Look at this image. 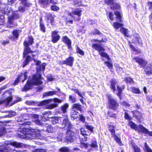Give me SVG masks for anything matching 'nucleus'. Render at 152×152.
<instances>
[{"label": "nucleus", "mask_w": 152, "mask_h": 152, "mask_svg": "<svg viewBox=\"0 0 152 152\" xmlns=\"http://www.w3.org/2000/svg\"><path fill=\"white\" fill-rule=\"evenodd\" d=\"M45 66L46 64L45 63L43 64L40 66H37V73L33 75L31 80H28L27 81L26 84L22 88V91H26L31 89L34 85H37L42 84V82L41 80L42 78L40 72L44 71Z\"/></svg>", "instance_id": "f257e3e1"}, {"label": "nucleus", "mask_w": 152, "mask_h": 152, "mask_svg": "<svg viewBox=\"0 0 152 152\" xmlns=\"http://www.w3.org/2000/svg\"><path fill=\"white\" fill-rule=\"evenodd\" d=\"M60 120L61 121V127L67 129L64 142L68 143L74 142L76 139L75 133L72 130V124L69 121L67 116L60 117Z\"/></svg>", "instance_id": "f03ea898"}, {"label": "nucleus", "mask_w": 152, "mask_h": 152, "mask_svg": "<svg viewBox=\"0 0 152 152\" xmlns=\"http://www.w3.org/2000/svg\"><path fill=\"white\" fill-rule=\"evenodd\" d=\"M18 131L20 132V133H18V135H20L19 137L21 138L27 137L29 139L34 140L41 139L42 138L40 131L37 129H19Z\"/></svg>", "instance_id": "7ed1b4c3"}, {"label": "nucleus", "mask_w": 152, "mask_h": 152, "mask_svg": "<svg viewBox=\"0 0 152 152\" xmlns=\"http://www.w3.org/2000/svg\"><path fill=\"white\" fill-rule=\"evenodd\" d=\"M11 146L16 148L20 147L22 146V143L15 141H5L4 145H0V146L2 147L0 149V152H14V150L11 148Z\"/></svg>", "instance_id": "20e7f679"}, {"label": "nucleus", "mask_w": 152, "mask_h": 152, "mask_svg": "<svg viewBox=\"0 0 152 152\" xmlns=\"http://www.w3.org/2000/svg\"><path fill=\"white\" fill-rule=\"evenodd\" d=\"M62 101V100H60L57 98L49 99L41 102L39 104V105L40 106H42L51 103L50 104L48 105V108L50 109H52L57 106L58 104L56 103H61Z\"/></svg>", "instance_id": "39448f33"}, {"label": "nucleus", "mask_w": 152, "mask_h": 152, "mask_svg": "<svg viewBox=\"0 0 152 152\" xmlns=\"http://www.w3.org/2000/svg\"><path fill=\"white\" fill-rule=\"evenodd\" d=\"M30 116L28 113L22 114L20 116L16 118L18 124L23 125H30L31 123L28 121L29 119Z\"/></svg>", "instance_id": "423d86ee"}, {"label": "nucleus", "mask_w": 152, "mask_h": 152, "mask_svg": "<svg viewBox=\"0 0 152 152\" xmlns=\"http://www.w3.org/2000/svg\"><path fill=\"white\" fill-rule=\"evenodd\" d=\"M110 87L113 89V91L114 92L116 90L115 86H116L118 91V93L117 94V95L118 96L120 99H121V94L122 92V91L124 89V87L121 88L118 86L117 82L115 80H112L110 82Z\"/></svg>", "instance_id": "0eeeda50"}, {"label": "nucleus", "mask_w": 152, "mask_h": 152, "mask_svg": "<svg viewBox=\"0 0 152 152\" xmlns=\"http://www.w3.org/2000/svg\"><path fill=\"white\" fill-rule=\"evenodd\" d=\"M106 96L108 99L109 107L115 110L118 107L119 104L114 99L111 95H106Z\"/></svg>", "instance_id": "6e6552de"}, {"label": "nucleus", "mask_w": 152, "mask_h": 152, "mask_svg": "<svg viewBox=\"0 0 152 152\" xmlns=\"http://www.w3.org/2000/svg\"><path fill=\"white\" fill-rule=\"evenodd\" d=\"M19 15L16 13H14L12 15L10 16H8V24L7 25V27L9 28H11L13 27L12 23L14 20V19L15 18H17L19 17Z\"/></svg>", "instance_id": "1a4fd4ad"}, {"label": "nucleus", "mask_w": 152, "mask_h": 152, "mask_svg": "<svg viewBox=\"0 0 152 152\" xmlns=\"http://www.w3.org/2000/svg\"><path fill=\"white\" fill-rule=\"evenodd\" d=\"M23 45L24 46V51L23 53V57H25L27 54L28 53H33V51L31 50L29 47V45L27 42L24 41Z\"/></svg>", "instance_id": "9d476101"}, {"label": "nucleus", "mask_w": 152, "mask_h": 152, "mask_svg": "<svg viewBox=\"0 0 152 152\" xmlns=\"http://www.w3.org/2000/svg\"><path fill=\"white\" fill-rule=\"evenodd\" d=\"M58 31H54L52 33V41L54 43H56L60 38V36L58 34Z\"/></svg>", "instance_id": "9b49d317"}, {"label": "nucleus", "mask_w": 152, "mask_h": 152, "mask_svg": "<svg viewBox=\"0 0 152 152\" xmlns=\"http://www.w3.org/2000/svg\"><path fill=\"white\" fill-rule=\"evenodd\" d=\"M133 59L135 62H137L142 67H144L147 64V62L142 58L137 57L133 58Z\"/></svg>", "instance_id": "f8f14e48"}, {"label": "nucleus", "mask_w": 152, "mask_h": 152, "mask_svg": "<svg viewBox=\"0 0 152 152\" xmlns=\"http://www.w3.org/2000/svg\"><path fill=\"white\" fill-rule=\"evenodd\" d=\"M82 11L80 9H77L72 11V12L69 13V15L71 17L74 18L73 15H77L78 17V20L80 19V16L81 15Z\"/></svg>", "instance_id": "ddd939ff"}, {"label": "nucleus", "mask_w": 152, "mask_h": 152, "mask_svg": "<svg viewBox=\"0 0 152 152\" xmlns=\"http://www.w3.org/2000/svg\"><path fill=\"white\" fill-rule=\"evenodd\" d=\"M27 72L26 71H24L18 76V77L20 79V80H22L23 82L26 80L27 78Z\"/></svg>", "instance_id": "4468645a"}, {"label": "nucleus", "mask_w": 152, "mask_h": 152, "mask_svg": "<svg viewBox=\"0 0 152 152\" xmlns=\"http://www.w3.org/2000/svg\"><path fill=\"white\" fill-rule=\"evenodd\" d=\"M74 60V57L69 56L68 58H66V64L70 66H73V62Z\"/></svg>", "instance_id": "2eb2a0df"}, {"label": "nucleus", "mask_w": 152, "mask_h": 152, "mask_svg": "<svg viewBox=\"0 0 152 152\" xmlns=\"http://www.w3.org/2000/svg\"><path fill=\"white\" fill-rule=\"evenodd\" d=\"M138 127L140 129V131L142 132L148 134L150 136H152V132L149 131L144 127L142 125H139Z\"/></svg>", "instance_id": "dca6fc26"}, {"label": "nucleus", "mask_w": 152, "mask_h": 152, "mask_svg": "<svg viewBox=\"0 0 152 152\" xmlns=\"http://www.w3.org/2000/svg\"><path fill=\"white\" fill-rule=\"evenodd\" d=\"M63 41L66 44H67L69 49H70L71 48V40L68 39L67 37L66 36L63 37Z\"/></svg>", "instance_id": "f3484780"}, {"label": "nucleus", "mask_w": 152, "mask_h": 152, "mask_svg": "<svg viewBox=\"0 0 152 152\" xmlns=\"http://www.w3.org/2000/svg\"><path fill=\"white\" fill-rule=\"evenodd\" d=\"M39 2L44 8L47 7L49 4V0H39Z\"/></svg>", "instance_id": "a211bd4d"}, {"label": "nucleus", "mask_w": 152, "mask_h": 152, "mask_svg": "<svg viewBox=\"0 0 152 152\" xmlns=\"http://www.w3.org/2000/svg\"><path fill=\"white\" fill-rule=\"evenodd\" d=\"M72 107L74 111L75 110H79L81 111L82 110V106L78 103L73 104L72 105Z\"/></svg>", "instance_id": "6ab92c4d"}, {"label": "nucleus", "mask_w": 152, "mask_h": 152, "mask_svg": "<svg viewBox=\"0 0 152 152\" xmlns=\"http://www.w3.org/2000/svg\"><path fill=\"white\" fill-rule=\"evenodd\" d=\"M92 47L96 50H98L99 53L100 51L104 50V48L99 45L94 44L92 45Z\"/></svg>", "instance_id": "aec40b11"}, {"label": "nucleus", "mask_w": 152, "mask_h": 152, "mask_svg": "<svg viewBox=\"0 0 152 152\" xmlns=\"http://www.w3.org/2000/svg\"><path fill=\"white\" fill-rule=\"evenodd\" d=\"M146 74H150L152 73V64H148L145 70Z\"/></svg>", "instance_id": "412c9836"}, {"label": "nucleus", "mask_w": 152, "mask_h": 152, "mask_svg": "<svg viewBox=\"0 0 152 152\" xmlns=\"http://www.w3.org/2000/svg\"><path fill=\"white\" fill-rule=\"evenodd\" d=\"M59 120L60 118L57 117H53L50 118V120L52 124H55L58 123Z\"/></svg>", "instance_id": "4be33fe9"}, {"label": "nucleus", "mask_w": 152, "mask_h": 152, "mask_svg": "<svg viewBox=\"0 0 152 152\" xmlns=\"http://www.w3.org/2000/svg\"><path fill=\"white\" fill-rule=\"evenodd\" d=\"M115 14L116 16V20L120 22H122V20L121 18V16L120 13L118 11H115Z\"/></svg>", "instance_id": "5701e85b"}, {"label": "nucleus", "mask_w": 152, "mask_h": 152, "mask_svg": "<svg viewBox=\"0 0 152 152\" xmlns=\"http://www.w3.org/2000/svg\"><path fill=\"white\" fill-rule=\"evenodd\" d=\"M56 91H53L45 92L43 93V97L53 96L56 94Z\"/></svg>", "instance_id": "b1692460"}, {"label": "nucleus", "mask_w": 152, "mask_h": 152, "mask_svg": "<svg viewBox=\"0 0 152 152\" xmlns=\"http://www.w3.org/2000/svg\"><path fill=\"white\" fill-rule=\"evenodd\" d=\"M128 125L130 126L134 130H140V129L138 127L139 126H137V125L132 122H130L128 123Z\"/></svg>", "instance_id": "393cba45"}, {"label": "nucleus", "mask_w": 152, "mask_h": 152, "mask_svg": "<svg viewBox=\"0 0 152 152\" xmlns=\"http://www.w3.org/2000/svg\"><path fill=\"white\" fill-rule=\"evenodd\" d=\"M134 37L132 40V42L135 44L140 43L141 42V40L140 37L137 34L136 36H134Z\"/></svg>", "instance_id": "a878e982"}, {"label": "nucleus", "mask_w": 152, "mask_h": 152, "mask_svg": "<svg viewBox=\"0 0 152 152\" xmlns=\"http://www.w3.org/2000/svg\"><path fill=\"white\" fill-rule=\"evenodd\" d=\"M12 100V97L11 96L9 97L4 100L0 101V105L4 102H5L6 105H8L9 102Z\"/></svg>", "instance_id": "bb28decb"}, {"label": "nucleus", "mask_w": 152, "mask_h": 152, "mask_svg": "<svg viewBox=\"0 0 152 152\" xmlns=\"http://www.w3.org/2000/svg\"><path fill=\"white\" fill-rule=\"evenodd\" d=\"M110 6V8L111 9H118L120 7V6L119 4L114 2L113 4Z\"/></svg>", "instance_id": "cd10ccee"}, {"label": "nucleus", "mask_w": 152, "mask_h": 152, "mask_svg": "<svg viewBox=\"0 0 152 152\" xmlns=\"http://www.w3.org/2000/svg\"><path fill=\"white\" fill-rule=\"evenodd\" d=\"M69 107V105L67 104H65L61 107V110L64 113H65L66 111V109Z\"/></svg>", "instance_id": "c85d7f7f"}, {"label": "nucleus", "mask_w": 152, "mask_h": 152, "mask_svg": "<svg viewBox=\"0 0 152 152\" xmlns=\"http://www.w3.org/2000/svg\"><path fill=\"white\" fill-rule=\"evenodd\" d=\"M113 26L115 28L117 29L119 28L122 26L123 24L118 22H115L113 23Z\"/></svg>", "instance_id": "c756f323"}, {"label": "nucleus", "mask_w": 152, "mask_h": 152, "mask_svg": "<svg viewBox=\"0 0 152 152\" xmlns=\"http://www.w3.org/2000/svg\"><path fill=\"white\" fill-rule=\"evenodd\" d=\"M5 128L2 126H0V136H1L4 134L6 132Z\"/></svg>", "instance_id": "7c9ffc66"}, {"label": "nucleus", "mask_w": 152, "mask_h": 152, "mask_svg": "<svg viewBox=\"0 0 152 152\" xmlns=\"http://www.w3.org/2000/svg\"><path fill=\"white\" fill-rule=\"evenodd\" d=\"M31 148L33 149L32 150V152H46L45 150L43 149H36L34 147H31Z\"/></svg>", "instance_id": "2f4dec72"}, {"label": "nucleus", "mask_w": 152, "mask_h": 152, "mask_svg": "<svg viewBox=\"0 0 152 152\" xmlns=\"http://www.w3.org/2000/svg\"><path fill=\"white\" fill-rule=\"evenodd\" d=\"M78 112L75 111H74L71 113V117L72 118L74 119H76L77 118V114Z\"/></svg>", "instance_id": "473e14b6"}, {"label": "nucleus", "mask_w": 152, "mask_h": 152, "mask_svg": "<svg viewBox=\"0 0 152 152\" xmlns=\"http://www.w3.org/2000/svg\"><path fill=\"white\" fill-rule=\"evenodd\" d=\"M76 52L79 53L81 56H83L84 55V53L83 51L81 50L77 46L76 47Z\"/></svg>", "instance_id": "72a5a7b5"}, {"label": "nucleus", "mask_w": 152, "mask_h": 152, "mask_svg": "<svg viewBox=\"0 0 152 152\" xmlns=\"http://www.w3.org/2000/svg\"><path fill=\"white\" fill-rule=\"evenodd\" d=\"M109 130L111 132L112 135H115V130L114 127L112 125H110L109 126Z\"/></svg>", "instance_id": "f704fd0d"}, {"label": "nucleus", "mask_w": 152, "mask_h": 152, "mask_svg": "<svg viewBox=\"0 0 152 152\" xmlns=\"http://www.w3.org/2000/svg\"><path fill=\"white\" fill-rule=\"evenodd\" d=\"M132 148L133 149L134 152H141L140 148L136 145H133Z\"/></svg>", "instance_id": "c9c22d12"}, {"label": "nucleus", "mask_w": 152, "mask_h": 152, "mask_svg": "<svg viewBox=\"0 0 152 152\" xmlns=\"http://www.w3.org/2000/svg\"><path fill=\"white\" fill-rule=\"evenodd\" d=\"M99 54L102 57H105L108 60L110 58V57L105 52L100 51L99 52Z\"/></svg>", "instance_id": "e433bc0d"}, {"label": "nucleus", "mask_w": 152, "mask_h": 152, "mask_svg": "<svg viewBox=\"0 0 152 152\" xmlns=\"http://www.w3.org/2000/svg\"><path fill=\"white\" fill-rule=\"evenodd\" d=\"M59 151L60 152H68L69 150L67 147H64L60 148Z\"/></svg>", "instance_id": "4c0bfd02"}, {"label": "nucleus", "mask_w": 152, "mask_h": 152, "mask_svg": "<svg viewBox=\"0 0 152 152\" xmlns=\"http://www.w3.org/2000/svg\"><path fill=\"white\" fill-rule=\"evenodd\" d=\"M89 146V145H88L87 143H85V142H82L81 140L80 141V146L82 148H87Z\"/></svg>", "instance_id": "58836bf2"}, {"label": "nucleus", "mask_w": 152, "mask_h": 152, "mask_svg": "<svg viewBox=\"0 0 152 152\" xmlns=\"http://www.w3.org/2000/svg\"><path fill=\"white\" fill-rule=\"evenodd\" d=\"M50 9L52 10L56 11L59 10V7L56 5H52L50 7Z\"/></svg>", "instance_id": "ea45409f"}, {"label": "nucleus", "mask_w": 152, "mask_h": 152, "mask_svg": "<svg viewBox=\"0 0 152 152\" xmlns=\"http://www.w3.org/2000/svg\"><path fill=\"white\" fill-rule=\"evenodd\" d=\"M134 115H135L136 118L137 119H141V118L142 117L141 114L138 112H136L134 114Z\"/></svg>", "instance_id": "a19ab883"}, {"label": "nucleus", "mask_w": 152, "mask_h": 152, "mask_svg": "<svg viewBox=\"0 0 152 152\" xmlns=\"http://www.w3.org/2000/svg\"><path fill=\"white\" fill-rule=\"evenodd\" d=\"M33 40V37L31 36L29 37L28 40H26L25 41L27 42L29 45H29H31L34 42Z\"/></svg>", "instance_id": "79ce46f5"}, {"label": "nucleus", "mask_w": 152, "mask_h": 152, "mask_svg": "<svg viewBox=\"0 0 152 152\" xmlns=\"http://www.w3.org/2000/svg\"><path fill=\"white\" fill-rule=\"evenodd\" d=\"M64 134L62 133H59L57 137V139L59 141H61L62 140L63 137L64 136Z\"/></svg>", "instance_id": "37998d69"}, {"label": "nucleus", "mask_w": 152, "mask_h": 152, "mask_svg": "<svg viewBox=\"0 0 152 152\" xmlns=\"http://www.w3.org/2000/svg\"><path fill=\"white\" fill-rule=\"evenodd\" d=\"M105 4L107 5L111 6L113 3L114 0H104Z\"/></svg>", "instance_id": "c03bdc74"}, {"label": "nucleus", "mask_w": 152, "mask_h": 152, "mask_svg": "<svg viewBox=\"0 0 152 152\" xmlns=\"http://www.w3.org/2000/svg\"><path fill=\"white\" fill-rule=\"evenodd\" d=\"M16 112L13 111H11L9 113V114L5 116V117H12L16 115Z\"/></svg>", "instance_id": "a18cd8bd"}, {"label": "nucleus", "mask_w": 152, "mask_h": 152, "mask_svg": "<svg viewBox=\"0 0 152 152\" xmlns=\"http://www.w3.org/2000/svg\"><path fill=\"white\" fill-rule=\"evenodd\" d=\"M144 149L147 152H152V150L148 146L146 142L145 143Z\"/></svg>", "instance_id": "49530a36"}, {"label": "nucleus", "mask_w": 152, "mask_h": 152, "mask_svg": "<svg viewBox=\"0 0 152 152\" xmlns=\"http://www.w3.org/2000/svg\"><path fill=\"white\" fill-rule=\"evenodd\" d=\"M40 26L41 30L43 32H45V26L41 22H40Z\"/></svg>", "instance_id": "de8ad7c7"}, {"label": "nucleus", "mask_w": 152, "mask_h": 152, "mask_svg": "<svg viewBox=\"0 0 152 152\" xmlns=\"http://www.w3.org/2000/svg\"><path fill=\"white\" fill-rule=\"evenodd\" d=\"M97 143L96 141H93L92 142L91 144L89 145V146L91 147L95 148L96 147H98V146L97 145Z\"/></svg>", "instance_id": "09e8293b"}, {"label": "nucleus", "mask_w": 152, "mask_h": 152, "mask_svg": "<svg viewBox=\"0 0 152 152\" xmlns=\"http://www.w3.org/2000/svg\"><path fill=\"white\" fill-rule=\"evenodd\" d=\"M34 122L36 124L39 125H41L42 126L43 124L41 122L39 119H35L34 120Z\"/></svg>", "instance_id": "8fccbe9b"}, {"label": "nucleus", "mask_w": 152, "mask_h": 152, "mask_svg": "<svg viewBox=\"0 0 152 152\" xmlns=\"http://www.w3.org/2000/svg\"><path fill=\"white\" fill-rule=\"evenodd\" d=\"M124 118L128 120H131L132 119V118L130 117L128 114V113L125 112L124 113Z\"/></svg>", "instance_id": "3c124183"}, {"label": "nucleus", "mask_w": 152, "mask_h": 152, "mask_svg": "<svg viewBox=\"0 0 152 152\" xmlns=\"http://www.w3.org/2000/svg\"><path fill=\"white\" fill-rule=\"evenodd\" d=\"M80 132L81 134L83 136L88 135L86 131L85 130L84 128H81L80 129Z\"/></svg>", "instance_id": "603ef678"}, {"label": "nucleus", "mask_w": 152, "mask_h": 152, "mask_svg": "<svg viewBox=\"0 0 152 152\" xmlns=\"http://www.w3.org/2000/svg\"><path fill=\"white\" fill-rule=\"evenodd\" d=\"M85 127L87 129H88L91 132H93L94 128L92 126L86 124L85 126Z\"/></svg>", "instance_id": "864d4df0"}, {"label": "nucleus", "mask_w": 152, "mask_h": 152, "mask_svg": "<svg viewBox=\"0 0 152 152\" xmlns=\"http://www.w3.org/2000/svg\"><path fill=\"white\" fill-rule=\"evenodd\" d=\"M69 100L72 103H74L76 102V99L75 98L74 96H72L71 95L69 96Z\"/></svg>", "instance_id": "5fc2aeb1"}, {"label": "nucleus", "mask_w": 152, "mask_h": 152, "mask_svg": "<svg viewBox=\"0 0 152 152\" xmlns=\"http://www.w3.org/2000/svg\"><path fill=\"white\" fill-rule=\"evenodd\" d=\"M104 64H105L110 69H111L113 67V66L112 64L108 61L105 62Z\"/></svg>", "instance_id": "6e6d98bb"}, {"label": "nucleus", "mask_w": 152, "mask_h": 152, "mask_svg": "<svg viewBox=\"0 0 152 152\" xmlns=\"http://www.w3.org/2000/svg\"><path fill=\"white\" fill-rule=\"evenodd\" d=\"M125 80L127 83H131L133 82L132 79L129 77L126 78H125Z\"/></svg>", "instance_id": "4d7b16f0"}, {"label": "nucleus", "mask_w": 152, "mask_h": 152, "mask_svg": "<svg viewBox=\"0 0 152 152\" xmlns=\"http://www.w3.org/2000/svg\"><path fill=\"white\" fill-rule=\"evenodd\" d=\"M132 91L133 93L136 94H139L140 92L139 89L134 87L132 88Z\"/></svg>", "instance_id": "13d9d810"}, {"label": "nucleus", "mask_w": 152, "mask_h": 152, "mask_svg": "<svg viewBox=\"0 0 152 152\" xmlns=\"http://www.w3.org/2000/svg\"><path fill=\"white\" fill-rule=\"evenodd\" d=\"M113 136H114V139L115 141L119 144H120L121 142V140L115 134V135Z\"/></svg>", "instance_id": "bf43d9fd"}, {"label": "nucleus", "mask_w": 152, "mask_h": 152, "mask_svg": "<svg viewBox=\"0 0 152 152\" xmlns=\"http://www.w3.org/2000/svg\"><path fill=\"white\" fill-rule=\"evenodd\" d=\"M93 34L94 35L98 34L100 35L102 34L100 32L99 30L97 29H95L93 32Z\"/></svg>", "instance_id": "052dcab7"}, {"label": "nucleus", "mask_w": 152, "mask_h": 152, "mask_svg": "<svg viewBox=\"0 0 152 152\" xmlns=\"http://www.w3.org/2000/svg\"><path fill=\"white\" fill-rule=\"evenodd\" d=\"M47 131L48 133L52 132V128L51 126L48 125L47 126Z\"/></svg>", "instance_id": "680f3d73"}, {"label": "nucleus", "mask_w": 152, "mask_h": 152, "mask_svg": "<svg viewBox=\"0 0 152 152\" xmlns=\"http://www.w3.org/2000/svg\"><path fill=\"white\" fill-rule=\"evenodd\" d=\"M74 91V92L77 93L78 94V95L80 97L82 98H83V97L82 95H81L80 92L79 91V90L77 89H74L73 90Z\"/></svg>", "instance_id": "e2e57ef3"}, {"label": "nucleus", "mask_w": 152, "mask_h": 152, "mask_svg": "<svg viewBox=\"0 0 152 152\" xmlns=\"http://www.w3.org/2000/svg\"><path fill=\"white\" fill-rule=\"evenodd\" d=\"M12 34L16 38H17L18 36V31L16 30H14L12 32Z\"/></svg>", "instance_id": "0e129e2a"}, {"label": "nucleus", "mask_w": 152, "mask_h": 152, "mask_svg": "<svg viewBox=\"0 0 152 152\" xmlns=\"http://www.w3.org/2000/svg\"><path fill=\"white\" fill-rule=\"evenodd\" d=\"M29 116L30 115H31L35 119V120L38 119L39 115H38L35 114H29Z\"/></svg>", "instance_id": "69168bd1"}, {"label": "nucleus", "mask_w": 152, "mask_h": 152, "mask_svg": "<svg viewBox=\"0 0 152 152\" xmlns=\"http://www.w3.org/2000/svg\"><path fill=\"white\" fill-rule=\"evenodd\" d=\"M24 5L26 7H29V4L26 2L27 0H20Z\"/></svg>", "instance_id": "338daca9"}, {"label": "nucleus", "mask_w": 152, "mask_h": 152, "mask_svg": "<svg viewBox=\"0 0 152 152\" xmlns=\"http://www.w3.org/2000/svg\"><path fill=\"white\" fill-rule=\"evenodd\" d=\"M18 10L21 12H23L25 10V7L23 6H20L18 8Z\"/></svg>", "instance_id": "774afa93"}]
</instances>
